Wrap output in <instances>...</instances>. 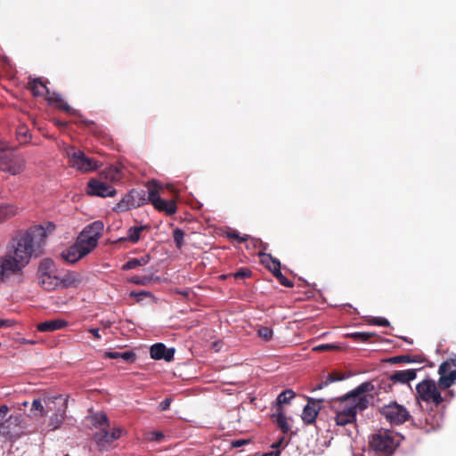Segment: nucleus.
I'll list each match as a JSON object with an SVG mask.
<instances>
[{
	"label": "nucleus",
	"mask_w": 456,
	"mask_h": 456,
	"mask_svg": "<svg viewBox=\"0 0 456 456\" xmlns=\"http://www.w3.org/2000/svg\"><path fill=\"white\" fill-rule=\"evenodd\" d=\"M55 228L53 223L45 222L19 231L9 241L7 249L28 265L32 257H38L43 254L46 239L53 233Z\"/></svg>",
	"instance_id": "f257e3e1"
},
{
	"label": "nucleus",
	"mask_w": 456,
	"mask_h": 456,
	"mask_svg": "<svg viewBox=\"0 0 456 456\" xmlns=\"http://www.w3.org/2000/svg\"><path fill=\"white\" fill-rule=\"evenodd\" d=\"M374 390L371 382H362L346 395L334 399L330 408L335 413V422L338 426L344 427L356 420V414L366 410L373 396L369 395Z\"/></svg>",
	"instance_id": "f03ea898"
},
{
	"label": "nucleus",
	"mask_w": 456,
	"mask_h": 456,
	"mask_svg": "<svg viewBox=\"0 0 456 456\" xmlns=\"http://www.w3.org/2000/svg\"><path fill=\"white\" fill-rule=\"evenodd\" d=\"M59 149L68 159L69 164L72 168L82 173H89L99 168L100 164L93 158H89L86 153L72 145L64 142L59 144Z\"/></svg>",
	"instance_id": "7ed1b4c3"
},
{
	"label": "nucleus",
	"mask_w": 456,
	"mask_h": 456,
	"mask_svg": "<svg viewBox=\"0 0 456 456\" xmlns=\"http://www.w3.org/2000/svg\"><path fill=\"white\" fill-rule=\"evenodd\" d=\"M25 159L8 151V144L0 140V170L12 175H18L25 168Z\"/></svg>",
	"instance_id": "20e7f679"
},
{
	"label": "nucleus",
	"mask_w": 456,
	"mask_h": 456,
	"mask_svg": "<svg viewBox=\"0 0 456 456\" xmlns=\"http://www.w3.org/2000/svg\"><path fill=\"white\" fill-rule=\"evenodd\" d=\"M28 265L17 258L10 250L0 256V281H7L12 276L20 275Z\"/></svg>",
	"instance_id": "39448f33"
},
{
	"label": "nucleus",
	"mask_w": 456,
	"mask_h": 456,
	"mask_svg": "<svg viewBox=\"0 0 456 456\" xmlns=\"http://www.w3.org/2000/svg\"><path fill=\"white\" fill-rule=\"evenodd\" d=\"M439 385L431 379H427L416 386V399L419 403L424 402L436 406L444 402V398L438 389Z\"/></svg>",
	"instance_id": "423d86ee"
},
{
	"label": "nucleus",
	"mask_w": 456,
	"mask_h": 456,
	"mask_svg": "<svg viewBox=\"0 0 456 456\" xmlns=\"http://www.w3.org/2000/svg\"><path fill=\"white\" fill-rule=\"evenodd\" d=\"M149 191V201L154 208L167 215H173L176 212V204L173 200H164L160 197L162 187L155 181L149 182L147 184Z\"/></svg>",
	"instance_id": "0eeeda50"
},
{
	"label": "nucleus",
	"mask_w": 456,
	"mask_h": 456,
	"mask_svg": "<svg viewBox=\"0 0 456 456\" xmlns=\"http://www.w3.org/2000/svg\"><path fill=\"white\" fill-rule=\"evenodd\" d=\"M103 229L104 224L102 221H94L82 230L77 239L92 252L97 247Z\"/></svg>",
	"instance_id": "6e6552de"
},
{
	"label": "nucleus",
	"mask_w": 456,
	"mask_h": 456,
	"mask_svg": "<svg viewBox=\"0 0 456 456\" xmlns=\"http://www.w3.org/2000/svg\"><path fill=\"white\" fill-rule=\"evenodd\" d=\"M149 202V194L144 190L133 189L116 205L115 210L125 212Z\"/></svg>",
	"instance_id": "1a4fd4ad"
},
{
	"label": "nucleus",
	"mask_w": 456,
	"mask_h": 456,
	"mask_svg": "<svg viewBox=\"0 0 456 456\" xmlns=\"http://www.w3.org/2000/svg\"><path fill=\"white\" fill-rule=\"evenodd\" d=\"M398 443V440L387 430H380L373 435L370 442V447L374 451L387 454H392Z\"/></svg>",
	"instance_id": "9d476101"
},
{
	"label": "nucleus",
	"mask_w": 456,
	"mask_h": 456,
	"mask_svg": "<svg viewBox=\"0 0 456 456\" xmlns=\"http://www.w3.org/2000/svg\"><path fill=\"white\" fill-rule=\"evenodd\" d=\"M381 414L393 425H400L411 418L409 411L402 404L392 402L380 409Z\"/></svg>",
	"instance_id": "9b49d317"
},
{
	"label": "nucleus",
	"mask_w": 456,
	"mask_h": 456,
	"mask_svg": "<svg viewBox=\"0 0 456 456\" xmlns=\"http://www.w3.org/2000/svg\"><path fill=\"white\" fill-rule=\"evenodd\" d=\"M438 385L442 389L449 388L456 380V357L449 359L439 366Z\"/></svg>",
	"instance_id": "f8f14e48"
},
{
	"label": "nucleus",
	"mask_w": 456,
	"mask_h": 456,
	"mask_svg": "<svg viewBox=\"0 0 456 456\" xmlns=\"http://www.w3.org/2000/svg\"><path fill=\"white\" fill-rule=\"evenodd\" d=\"M9 411L6 404L0 405V436H12V430L9 429V425L19 426L22 422V417L20 414L7 417Z\"/></svg>",
	"instance_id": "ddd939ff"
},
{
	"label": "nucleus",
	"mask_w": 456,
	"mask_h": 456,
	"mask_svg": "<svg viewBox=\"0 0 456 456\" xmlns=\"http://www.w3.org/2000/svg\"><path fill=\"white\" fill-rule=\"evenodd\" d=\"M91 251L77 238L76 242L62 250L61 256L68 263L74 264L87 256Z\"/></svg>",
	"instance_id": "4468645a"
},
{
	"label": "nucleus",
	"mask_w": 456,
	"mask_h": 456,
	"mask_svg": "<svg viewBox=\"0 0 456 456\" xmlns=\"http://www.w3.org/2000/svg\"><path fill=\"white\" fill-rule=\"evenodd\" d=\"M86 191L89 195L98 197H113L116 194V190L113 186L108 185L102 181L97 179H91L87 183Z\"/></svg>",
	"instance_id": "2eb2a0df"
},
{
	"label": "nucleus",
	"mask_w": 456,
	"mask_h": 456,
	"mask_svg": "<svg viewBox=\"0 0 456 456\" xmlns=\"http://www.w3.org/2000/svg\"><path fill=\"white\" fill-rule=\"evenodd\" d=\"M150 355L154 360L164 359L166 362H171L174 359L175 349L167 348L163 343H156L151 346Z\"/></svg>",
	"instance_id": "dca6fc26"
},
{
	"label": "nucleus",
	"mask_w": 456,
	"mask_h": 456,
	"mask_svg": "<svg viewBox=\"0 0 456 456\" xmlns=\"http://www.w3.org/2000/svg\"><path fill=\"white\" fill-rule=\"evenodd\" d=\"M323 400H314L310 399L307 403V404L304 407L303 412H302V420L305 424H313L316 417L319 413V411L321 409L319 403L322 402Z\"/></svg>",
	"instance_id": "f3484780"
},
{
	"label": "nucleus",
	"mask_w": 456,
	"mask_h": 456,
	"mask_svg": "<svg viewBox=\"0 0 456 456\" xmlns=\"http://www.w3.org/2000/svg\"><path fill=\"white\" fill-rule=\"evenodd\" d=\"M46 102L48 105L55 108L57 110L65 111L69 114H74L73 109L60 93L51 92L46 98Z\"/></svg>",
	"instance_id": "a211bd4d"
},
{
	"label": "nucleus",
	"mask_w": 456,
	"mask_h": 456,
	"mask_svg": "<svg viewBox=\"0 0 456 456\" xmlns=\"http://www.w3.org/2000/svg\"><path fill=\"white\" fill-rule=\"evenodd\" d=\"M69 396L68 395H46L44 397V404L45 406V414L47 412H57V409L60 405V402H66L68 406Z\"/></svg>",
	"instance_id": "6ab92c4d"
},
{
	"label": "nucleus",
	"mask_w": 456,
	"mask_h": 456,
	"mask_svg": "<svg viewBox=\"0 0 456 456\" xmlns=\"http://www.w3.org/2000/svg\"><path fill=\"white\" fill-rule=\"evenodd\" d=\"M66 402H60L57 412L52 413V415L49 418V427H51L52 429H57L61 426L66 416Z\"/></svg>",
	"instance_id": "aec40b11"
},
{
	"label": "nucleus",
	"mask_w": 456,
	"mask_h": 456,
	"mask_svg": "<svg viewBox=\"0 0 456 456\" xmlns=\"http://www.w3.org/2000/svg\"><path fill=\"white\" fill-rule=\"evenodd\" d=\"M28 89L35 96H44L45 99L51 93L46 86V82H44L42 78L37 77L28 82Z\"/></svg>",
	"instance_id": "412c9836"
},
{
	"label": "nucleus",
	"mask_w": 456,
	"mask_h": 456,
	"mask_svg": "<svg viewBox=\"0 0 456 456\" xmlns=\"http://www.w3.org/2000/svg\"><path fill=\"white\" fill-rule=\"evenodd\" d=\"M416 379V370L409 369L395 371L390 375L393 383L407 384Z\"/></svg>",
	"instance_id": "4be33fe9"
},
{
	"label": "nucleus",
	"mask_w": 456,
	"mask_h": 456,
	"mask_svg": "<svg viewBox=\"0 0 456 456\" xmlns=\"http://www.w3.org/2000/svg\"><path fill=\"white\" fill-rule=\"evenodd\" d=\"M68 325V322L62 319L48 320L37 325V330L41 332H52L61 330Z\"/></svg>",
	"instance_id": "5701e85b"
},
{
	"label": "nucleus",
	"mask_w": 456,
	"mask_h": 456,
	"mask_svg": "<svg viewBox=\"0 0 456 456\" xmlns=\"http://www.w3.org/2000/svg\"><path fill=\"white\" fill-rule=\"evenodd\" d=\"M94 440L101 450H105L112 444L110 433L103 428L94 434Z\"/></svg>",
	"instance_id": "b1692460"
},
{
	"label": "nucleus",
	"mask_w": 456,
	"mask_h": 456,
	"mask_svg": "<svg viewBox=\"0 0 456 456\" xmlns=\"http://www.w3.org/2000/svg\"><path fill=\"white\" fill-rule=\"evenodd\" d=\"M38 284L46 290H53L61 286L60 278L55 274H48L38 277Z\"/></svg>",
	"instance_id": "393cba45"
},
{
	"label": "nucleus",
	"mask_w": 456,
	"mask_h": 456,
	"mask_svg": "<svg viewBox=\"0 0 456 456\" xmlns=\"http://www.w3.org/2000/svg\"><path fill=\"white\" fill-rule=\"evenodd\" d=\"M61 286L63 288L77 287L81 281L82 277L78 273L68 272L61 278H60Z\"/></svg>",
	"instance_id": "a878e982"
},
{
	"label": "nucleus",
	"mask_w": 456,
	"mask_h": 456,
	"mask_svg": "<svg viewBox=\"0 0 456 456\" xmlns=\"http://www.w3.org/2000/svg\"><path fill=\"white\" fill-rule=\"evenodd\" d=\"M273 418L275 419L277 426L283 433H288L289 431L290 426L288 423V419L282 407H276V411L273 414Z\"/></svg>",
	"instance_id": "bb28decb"
},
{
	"label": "nucleus",
	"mask_w": 456,
	"mask_h": 456,
	"mask_svg": "<svg viewBox=\"0 0 456 456\" xmlns=\"http://www.w3.org/2000/svg\"><path fill=\"white\" fill-rule=\"evenodd\" d=\"M146 229V225L132 226L127 230L126 237L120 239V240H127L132 243H137L141 238V233Z\"/></svg>",
	"instance_id": "cd10ccee"
},
{
	"label": "nucleus",
	"mask_w": 456,
	"mask_h": 456,
	"mask_svg": "<svg viewBox=\"0 0 456 456\" xmlns=\"http://www.w3.org/2000/svg\"><path fill=\"white\" fill-rule=\"evenodd\" d=\"M258 255L261 257L262 264L265 265L272 273L274 271L278 272V269L281 266L279 260L273 258L270 254L259 252Z\"/></svg>",
	"instance_id": "c85d7f7f"
},
{
	"label": "nucleus",
	"mask_w": 456,
	"mask_h": 456,
	"mask_svg": "<svg viewBox=\"0 0 456 456\" xmlns=\"http://www.w3.org/2000/svg\"><path fill=\"white\" fill-rule=\"evenodd\" d=\"M106 179L111 182L120 181L123 177V171L118 167H110L103 171Z\"/></svg>",
	"instance_id": "c756f323"
},
{
	"label": "nucleus",
	"mask_w": 456,
	"mask_h": 456,
	"mask_svg": "<svg viewBox=\"0 0 456 456\" xmlns=\"http://www.w3.org/2000/svg\"><path fill=\"white\" fill-rule=\"evenodd\" d=\"M295 396L296 394L291 389L282 391L277 397L276 407H282L283 404H289Z\"/></svg>",
	"instance_id": "7c9ffc66"
},
{
	"label": "nucleus",
	"mask_w": 456,
	"mask_h": 456,
	"mask_svg": "<svg viewBox=\"0 0 456 456\" xmlns=\"http://www.w3.org/2000/svg\"><path fill=\"white\" fill-rule=\"evenodd\" d=\"M53 262L51 259L45 258L40 262L38 267V274L39 276L48 275L54 273L53 272Z\"/></svg>",
	"instance_id": "2f4dec72"
},
{
	"label": "nucleus",
	"mask_w": 456,
	"mask_h": 456,
	"mask_svg": "<svg viewBox=\"0 0 456 456\" xmlns=\"http://www.w3.org/2000/svg\"><path fill=\"white\" fill-rule=\"evenodd\" d=\"M31 411L35 412L34 416L43 417L45 415V406L44 404V398H36L31 403Z\"/></svg>",
	"instance_id": "473e14b6"
},
{
	"label": "nucleus",
	"mask_w": 456,
	"mask_h": 456,
	"mask_svg": "<svg viewBox=\"0 0 456 456\" xmlns=\"http://www.w3.org/2000/svg\"><path fill=\"white\" fill-rule=\"evenodd\" d=\"M149 260L150 257L148 256H142L141 258H132L123 265V270H131L138 266L144 265L149 262Z\"/></svg>",
	"instance_id": "72a5a7b5"
},
{
	"label": "nucleus",
	"mask_w": 456,
	"mask_h": 456,
	"mask_svg": "<svg viewBox=\"0 0 456 456\" xmlns=\"http://www.w3.org/2000/svg\"><path fill=\"white\" fill-rule=\"evenodd\" d=\"M392 362L398 363V362H404V363H411V362H419L422 363L425 362V358L422 356H410V355H399L394 357L392 360Z\"/></svg>",
	"instance_id": "f704fd0d"
},
{
	"label": "nucleus",
	"mask_w": 456,
	"mask_h": 456,
	"mask_svg": "<svg viewBox=\"0 0 456 456\" xmlns=\"http://www.w3.org/2000/svg\"><path fill=\"white\" fill-rule=\"evenodd\" d=\"M92 423L96 428L102 429L103 428H109L108 418L104 413H95L92 417Z\"/></svg>",
	"instance_id": "c9c22d12"
},
{
	"label": "nucleus",
	"mask_w": 456,
	"mask_h": 456,
	"mask_svg": "<svg viewBox=\"0 0 456 456\" xmlns=\"http://www.w3.org/2000/svg\"><path fill=\"white\" fill-rule=\"evenodd\" d=\"M144 440L148 442L161 443L165 439V435L161 431L150 430L143 434Z\"/></svg>",
	"instance_id": "e433bc0d"
},
{
	"label": "nucleus",
	"mask_w": 456,
	"mask_h": 456,
	"mask_svg": "<svg viewBox=\"0 0 456 456\" xmlns=\"http://www.w3.org/2000/svg\"><path fill=\"white\" fill-rule=\"evenodd\" d=\"M17 212V208L12 205H0V222L13 216Z\"/></svg>",
	"instance_id": "4c0bfd02"
},
{
	"label": "nucleus",
	"mask_w": 456,
	"mask_h": 456,
	"mask_svg": "<svg viewBox=\"0 0 456 456\" xmlns=\"http://www.w3.org/2000/svg\"><path fill=\"white\" fill-rule=\"evenodd\" d=\"M173 238L176 248L179 249L182 248L183 246L184 232L180 228L175 229Z\"/></svg>",
	"instance_id": "58836bf2"
},
{
	"label": "nucleus",
	"mask_w": 456,
	"mask_h": 456,
	"mask_svg": "<svg viewBox=\"0 0 456 456\" xmlns=\"http://www.w3.org/2000/svg\"><path fill=\"white\" fill-rule=\"evenodd\" d=\"M348 337L354 338L356 341L365 342L369 340L373 334L370 332H354L347 335Z\"/></svg>",
	"instance_id": "ea45409f"
},
{
	"label": "nucleus",
	"mask_w": 456,
	"mask_h": 456,
	"mask_svg": "<svg viewBox=\"0 0 456 456\" xmlns=\"http://www.w3.org/2000/svg\"><path fill=\"white\" fill-rule=\"evenodd\" d=\"M343 380V378H333V375H328L326 379L320 384H318L314 390H320L327 387L329 384L335 382V381H340Z\"/></svg>",
	"instance_id": "a19ab883"
},
{
	"label": "nucleus",
	"mask_w": 456,
	"mask_h": 456,
	"mask_svg": "<svg viewBox=\"0 0 456 456\" xmlns=\"http://www.w3.org/2000/svg\"><path fill=\"white\" fill-rule=\"evenodd\" d=\"M28 130L25 126H20L17 129V131H16L17 138L20 143L28 142Z\"/></svg>",
	"instance_id": "79ce46f5"
},
{
	"label": "nucleus",
	"mask_w": 456,
	"mask_h": 456,
	"mask_svg": "<svg viewBox=\"0 0 456 456\" xmlns=\"http://www.w3.org/2000/svg\"><path fill=\"white\" fill-rule=\"evenodd\" d=\"M273 275L280 281V282L285 287L291 288L293 287V283L289 281L281 272V267L277 271H274Z\"/></svg>",
	"instance_id": "37998d69"
},
{
	"label": "nucleus",
	"mask_w": 456,
	"mask_h": 456,
	"mask_svg": "<svg viewBox=\"0 0 456 456\" xmlns=\"http://www.w3.org/2000/svg\"><path fill=\"white\" fill-rule=\"evenodd\" d=\"M257 333L260 338L266 341L270 340L273 337V330L269 327H261Z\"/></svg>",
	"instance_id": "c03bdc74"
},
{
	"label": "nucleus",
	"mask_w": 456,
	"mask_h": 456,
	"mask_svg": "<svg viewBox=\"0 0 456 456\" xmlns=\"http://www.w3.org/2000/svg\"><path fill=\"white\" fill-rule=\"evenodd\" d=\"M227 236L230 239L237 240L239 242H243V241L248 240V239H249L248 235L240 236V233L235 230L229 232L227 233Z\"/></svg>",
	"instance_id": "a18cd8bd"
},
{
	"label": "nucleus",
	"mask_w": 456,
	"mask_h": 456,
	"mask_svg": "<svg viewBox=\"0 0 456 456\" xmlns=\"http://www.w3.org/2000/svg\"><path fill=\"white\" fill-rule=\"evenodd\" d=\"M372 324L387 327L389 326V322L384 317H373L370 321Z\"/></svg>",
	"instance_id": "49530a36"
},
{
	"label": "nucleus",
	"mask_w": 456,
	"mask_h": 456,
	"mask_svg": "<svg viewBox=\"0 0 456 456\" xmlns=\"http://www.w3.org/2000/svg\"><path fill=\"white\" fill-rule=\"evenodd\" d=\"M338 346L334 344H322L314 347V351H326V350H336Z\"/></svg>",
	"instance_id": "de8ad7c7"
},
{
	"label": "nucleus",
	"mask_w": 456,
	"mask_h": 456,
	"mask_svg": "<svg viewBox=\"0 0 456 456\" xmlns=\"http://www.w3.org/2000/svg\"><path fill=\"white\" fill-rule=\"evenodd\" d=\"M110 433L111 441L113 443L115 440L118 439L124 434V429L120 428H114Z\"/></svg>",
	"instance_id": "09e8293b"
},
{
	"label": "nucleus",
	"mask_w": 456,
	"mask_h": 456,
	"mask_svg": "<svg viewBox=\"0 0 456 456\" xmlns=\"http://www.w3.org/2000/svg\"><path fill=\"white\" fill-rule=\"evenodd\" d=\"M250 443L248 439H237L232 442V446L234 448H240Z\"/></svg>",
	"instance_id": "8fccbe9b"
},
{
	"label": "nucleus",
	"mask_w": 456,
	"mask_h": 456,
	"mask_svg": "<svg viewBox=\"0 0 456 456\" xmlns=\"http://www.w3.org/2000/svg\"><path fill=\"white\" fill-rule=\"evenodd\" d=\"M125 362H130L134 360V354L129 351L121 353V358Z\"/></svg>",
	"instance_id": "3c124183"
},
{
	"label": "nucleus",
	"mask_w": 456,
	"mask_h": 456,
	"mask_svg": "<svg viewBox=\"0 0 456 456\" xmlns=\"http://www.w3.org/2000/svg\"><path fill=\"white\" fill-rule=\"evenodd\" d=\"M104 356L110 359H119L121 358L120 352H105Z\"/></svg>",
	"instance_id": "603ef678"
},
{
	"label": "nucleus",
	"mask_w": 456,
	"mask_h": 456,
	"mask_svg": "<svg viewBox=\"0 0 456 456\" xmlns=\"http://www.w3.org/2000/svg\"><path fill=\"white\" fill-rule=\"evenodd\" d=\"M170 403H171V399L167 398L159 403V408L160 411H166L169 408Z\"/></svg>",
	"instance_id": "864d4df0"
},
{
	"label": "nucleus",
	"mask_w": 456,
	"mask_h": 456,
	"mask_svg": "<svg viewBox=\"0 0 456 456\" xmlns=\"http://www.w3.org/2000/svg\"><path fill=\"white\" fill-rule=\"evenodd\" d=\"M51 120L53 124L61 127H63L67 125V121H62L56 117H53Z\"/></svg>",
	"instance_id": "5fc2aeb1"
},
{
	"label": "nucleus",
	"mask_w": 456,
	"mask_h": 456,
	"mask_svg": "<svg viewBox=\"0 0 456 456\" xmlns=\"http://www.w3.org/2000/svg\"><path fill=\"white\" fill-rule=\"evenodd\" d=\"M249 274H250L249 271L240 270L235 273V277L236 278H246V277H248Z\"/></svg>",
	"instance_id": "6e6d98bb"
},
{
	"label": "nucleus",
	"mask_w": 456,
	"mask_h": 456,
	"mask_svg": "<svg viewBox=\"0 0 456 456\" xmlns=\"http://www.w3.org/2000/svg\"><path fill=\"white\" fill-rule=\"evenodd\" d=\"M131 297H137V299L139 300L141 298L142 296H147L149 295L148 292L146 291H141L139 293H135V292H131Z\"/></svg>",
	"instance_id": "4d7b16f0"
},
{
	"label": "nucleus",
	"mask_w": 456,
	"mask_h": 456,
	"mask_svg": "<svg viewBox=\"0 0 456 456\" xmlns=\"http://www.w3.org/2000/svg\"><path fill=\"white\" fill-rule=\"evenodd\" d=\"M88 331H89V332H90V333H91L94 338H101V335H100V333H99V329H94V328H93V329H90Z\"/></svg>",
	"instance_id": "13d9d810"
},
{
	"label": "nucleus",
	"mask_w": 456,
	"mask_h": 456,
	"mask_svg": "<svg viewBox=\"0 0 456 456\" xmlns=\"http://www.w3.org/2000/svg\"><path fill=\"white\" fill-rule=\"evenodd\" d=\"M11 325V322L9 320H0V329L3 327H8Z\"/></svg>",
	"instance_id": "bf43d9fd"
},
{
	"label": "nucleus",
	"mask_w": 456,
	"mask_h": 456,
	"mask_svg": "<svg viewBox=\"0 0 456 456\" xmlns=\"http://www.w3.org/2000/svg\"><path fill=\"white\" fill-rule=\"evenodd\" d=\"M20 424L19 426L9 425V429L12 430V436L10 437H12V436H14L17 434L16 428H20Z\"/></svg>",
	"instance_id": "052dcab7"
},
{
	"label": "nucleus",
	"mask_w": 456,
	"mask_h": 456,
	"mask_svg": "<svg viewBox=\"0 0 456 456\" xmlns=\"http://www.w3.org/2000/svg\"><path fill=\"white\" fill-rule=\"evenodd\" d=\"M262 456H280V452H270L263 454Z\"/></svg>",
	"instance_id": "680f3d73"
},
{
	"label": "nucleus",
	"mask_w": 456,
	"mask_h": 456,
	"mask_svg": "<svg viewBox=\"0 0 456 456\" xmlns=\"http://www.w3.org/2000/svg\"><path fill=\"white\" fill-rule=\"evenodd\" d=\"M251 240H252L253 247H256L257 244H261V241H259L258 240L252 239Z\"/></svg>",
	"instance_id": "e2e57ef3"
},
{
	"label": "nucleus",
	"mask_w": 456,
	"mask_h": 456,
	"mask_svg": "<svg viewBox=\"0 0 456 456\" xmlns=\"http://www.w3.org/2000/svg\"><path fill=\"white\" fill-rule=\"evenodd\" d=\"M281 443H282V440H281V441H279V442H277V443L273 444L272 445V447H273V448H278L279 446H281Z\"/></svg>",
	"instance_id": "0e129e2a"
},
{
	"label": "nucleus",
	"mask_w": 456,
	"mask_h": 456,
	"mask_svg": "<svg viewBox=\"0 0 456 456\" xmlns=\"http://www.w3.org/2000/svg\"><path fill=\"white\" fill-rule=\"evenodd\" d=\"M330 375H333V378H343V379H345L344 376H341L340 374L338 373H331Z\"/></svg>",
	"instance_id": "69168bd1"
},
{
	"label": "nucleus",
	"mask_w": 456,
	"mask_h": 456,
	"mask_svg": "<svg viewBox=\"0 0 456 456\" xmlns=\"http://www.w3.org/2000/svg\"><path fill=\"white\" fill-rule=\"evenodd\" d=\"M28 403L27 401H25V402H23V403H22V405H23V406H28Z\"/></svg>",
	"instance_id": "338daca9"
}]
</instances>
